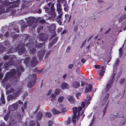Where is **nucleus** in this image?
<instances>
[{
  "label": "nucleus",
  "instance_id": "nucleus-1",
  "mask_svg": "<svg viewBox=\"0 0 126 126\" xmlns=\"http://www.w3.org/2000/svg\"><path fill=\"white\" fill-rule=\"evenodd\" d=\"M16 70L14 69L10 70L9 72H7L2 81V83L3 86H5L8 80L11 79L14 75L16 73Z\"/></svg>",
  "mask_w": 126,
  "mask_h": 126
},
{
  "label": "nucleus",
  "instance_id": "nucleus-2",
  "mask_svg": "<svg viewBox=\"0 0 126 126\" xmlns=\"http://www.w3.org/2000/svg\"><path fill=\"white\" fill-rule=\"evenodd\" d=\"M72 110L73 115L72 118V121L75 124L76 123V119L77 121L79 119L80 116V111L82 110V108L79 107L78 109L77 107H74L73 108Z\"/></svg>",
  "mask_w": 126,
  "mask_h": 126
},
{
  "label": "nucleus",
  "instance_id": "nucleus-3",
  "mask_svg": "<svg viewBox=\"0 0 126 126\" xmlns=\"http://www.w3.org/2000/svg\"><path fill=\"white\" fill-rule=\"evenodd\" d=\"M22 89V88L21 87H18L15 90L14 89L12 88H11L9 90H7V92L8 93L13 92V94L17 97L19 96L20 93L21 92Z\"/></svg>",
  "mask_w": 126,
  "mask_h": 126
},
{
  "label": "nucleus",
  "instance_id": "nucleus-4",
  "mask_svg": "<svg viewBox=\"0 0 126 126\" xmlns=\"http://www.w3.org/2000/svg\"><path fill=\"white\" fill-rule=\"evenodd\" d=\"M50 9V10L48 13V15L50 16L48 17V19L53 21L54 20L56 16V14L54 8V5L53 4L51 5Z\"/></svg>",
  "mask_w": 126,
  "mask_h": 126
},
{
  "label": "nucleus",
  "instance_id": "nucleus-5",
  "mask_svg": "<svg viewBox=\"0 0 126 126\" xmlns=\"http://www.w3.org/2000/svg\"><path fill=\"white\" fill-rule=\"evenodd\" d=\"M37 75L36 74H33L32 75L29 76V77H31L32 79L29 82L28 84V87L30 88H31L35 84L36 78Z\"/></svg>",
  "mask_w": 126,
  "mask_h": 126
},
{
  "label": "nucleus",
  "instance_id": "nucleus-6",
  "mask_svg": "<svg viewBox=\"0 0 126 126\" xmlns=\"http://www.w3.org/2000/svg\"><path fill=\"white\" fill-rule=\"evenodd\" d=\"M34 44V42L33 40L32 39H30L28 43L26 45L27 47L31 48L30 51L32 54H34L36 51V49L35 48H31L33 46Z\"/></svg>",
  "mask_w": 126,
  "mask_h": 126
},
{
  "label": "nucleus",
  "instance_id": "nucleus-7",
  "mask_svg": "<svg viewBox=\"0 0 126 126\" xmlns=\"http://www.w3.org/2000/svg\"><path fill=\"white\" fill-rule=\"evenodd\" d=\"M25 19L29 27H31L34 24V21L36 20V18L32 16L26 18Z\"/></svg>",
  "mask_w": 126,
  "mask_h": 126
},
{
  "label": "nucleus",
  "instance_id": "nucleus-8",
  "mask_svg": "<svg viewBox=\"0 0 126 126\" xmlns=\"http://www.w3.org/2000/svg\"><path fill=\"white\" fill-rule=\"evenodd\" d=\"M115 73H113L111 77V79L109 80L106 85V91H108L110 88L112 86L113 83V80L115 77Z\"/></svg>",
  "mask_w": 126,
  "mask_h": 126
},
{
  "label": "nucleus",
  "instance_id": "nucleus-9",
  "mask_svg": "<svg viewBox=\"0 0 126 126\" xmlns=\"http://www.w3.org/2000/svg\"><path fill=\"white\" fill-rule=\"evenodd\" d=\"M21 45V47L18 50V53L20 55L24 53L26 51V49L24 47L25 46V44H20L18 45L16 49H18Z\"/></svg>",
  "mask_w": 126,
  "mask_h": 126
},
{
  "label": "nucleus",
  "instance_id": "nucleus-10",
  "mask_svg": "<svg viewBox=\"0 0 126 126\" xmlns=\"http://www.w3.org/2000/svg\"><path fill=\"white\" fill-rule=\"evenodd\" d=\"M57 11L59 14L63 15V13L62 12V6L60 2V0H58L56 4Z\"/></svg>",
  "mask_w": 126,
  "mask_h": 126
},
{
  "label": "nucleus",
  "instance_id": "nucleus-11",
  "mask_svg": "<svg viewBox=\"0 0 126 126\" xmlns=\"http://www.w3.org/2000/svg\"><path fill=\"white\" fill-rule=\"evenodd\" d=\"M39 63L37 58L35 56H33L32 59L30 63V64L32 67L35 66Z\"/></svg>",
  "mask_w": 126,
  "mask_h": 126
},
{
  "label": "nucleus",
  "instance_id": "nucleus-12",
  "mask_svg": "<svg viewBox=\"0 0 126 126\" xmlns=\"http://www.w3.org/2000/svg\"><path fill=\"white\" fill-rule=\"evenodd\" d=\"M17 6V5L14 4L10 5L9 7L7 8L6 9V11L8 12L11 11L12 13H15L16 12V11L15 10L14 11L13 10L14 8L16 7Z\"/></svg>",
  "mask_w": 126,
  "mask_h": 126
},
{
  "label": "nucleus",
  "instance_id": "nucleus-13",
  "mask_svg": "<svg viewBox=\"0 0 126 126\" xmlns=\"http://www.w3.org/2000/svg\"><path fill=\"white\" fill-rule=\"evenodd\" d=\"M17 69L16 71L17 73V76L18 77H19L22 72L24 71V69L23 67L21 65L17 67Z\"/></svg>",
  "mask_w": 126,
  "mask_h": 126
},
{
  "label": "nucleus",
  "instance_id": "nucleus-14",
  "mask_svg": "<svg viewBox=\"0 0 126 126\" xmlns=\"http://www.w3.org/2000/svg\"><path fill=\"white\" fill-rule=\"evenodd\" d=\"M45 53V51L44 50H42L39 51L38 53V56L39 57L40 61H41L44 56Z\"/></svg>",
  "mask_w": 126,
  "mask_h": 126
},
{
  "label": "nucleus",
  "instance_id": "nucleus-15",
  "mask_svg": "<svg viewBox=\"0 0 126 126\" xmlns=\"http://www.w3.org/2000/svg\"><path fill=\"white\" fill-rule=\"evenodd\" d=\"M14 63V61L12 59H10L9 61L8 62L5 63V68H7L10 66L13 65Z\"/></svg>",
  "mask_w": 126,
  "mask_h": 126
},
{
  "label": "nucleus",
  "instance_id": "nucleus-16",
  "mask_svg": "<svg viewBox=\"0 0 126 126\" xmlns=\"http://www.w3.org/2000/svg\"><path fill=\"white\" fill-rule=\"evenodd\" d=\"M39 37L40 39L42 41L47 40L48 38V36L44 33H41L39 35Z\"/></svg>",
  "mask_w": 126,
  "mask_h": 126
},
{
  "label": "nucleus",
  "instance_id": "nucleus-17",
  "mask_svg": "<svg viewBox=\"0 0 126 126\" xmlns=\"http://www.w3.org/2000/svg\"><path fill=\"white\" fill-rule=\"evenodd\" d=\"M87 85L86 86L85 88V93H87L89 92H90L92 91V85L90 84H87Z\"/></svg>",
  "mask_w": 126,
  "mask_h": 126
},
{
  "label": "nucleus",
  "instance_id": "nucleus-18",
  "mask_svg": "<svg viewBox=\"0 0 126 126\" xmlns=\"http://www.w3.org/2000/svg\"><path fill=\"white\" fill-rule=\"evenodd\" d=\"M52 4V2H49L48 3L47 5H45L44 7V9L45 10L46 13H47L48 12L49 8H50Z\"/></svg>",
  "mask_w": 126,
  "mask_h": 126
},
{
  "label": "nucleus",
  "instance_id": "nucleus-19",
  "mask_svg": "<svg viewBox=\"0 0 126 126\" xmlns=\"http://www.w3.org/2000/svg\"><path fill=\"white\" fill-rule=\"evenodd\" d=\"M101 70L99 71V75L101 76H103L105 72V69L104 66H102L101 67Z\"/></svg>",
  "mask_w": 126,
  "mask_h": 126
},
{
  "label": "nucleus",
  "instance_id": "nucleus-20",
  "mask_svg": "<svg viewBox=\"0 0 126 126\" xmlns=\"http://www.w3.org/2000/svg\"><path fill=\"white\" fill-rule=\"evenodd\" d=\"M45 45L44 43L39 44L36 43L35 45V47L39 49L42 47L44 46H45Z\"/></svg>",
  "mask_w": 126,
  "mask_h": 126
},
{
  "label": "nucleus",
  "instance_id": "nucleus-21",
  "mask_svg": "<svg viewBox=\"0 0 126 126\" xmlns=\"http://www.w3.org/2000/svg\"><path fill=\"white\" fill-rule=\"evenodd\" d=\"M61 87L63 90L68 89V84L65 82H64L61 84Z\"/></svg>",
  "mask_w": 126,
  "mask_h": 126
},
{
  "label": "nucleus",
  "instance_id": "nucleus-22",
  "mask_svg": "<svg viewBox=\"0 0 126 126\" xmlns=\"http://www.w3.org/2000/svg\"><path fill=\"white\" fill-rule=\"evenodd\" d=\"M22 2H24L23 3L21 6L22 8H26L28 7V4L30 2L26 1V0H23Z\"/></svg>",
  "mask_w": 126,
  "mask_h": 126
},
{
  "label": "nucleus",
  "instance_id": "nucleus-23",
  "mask_svg": "<svg viewBox=\"0 0 126 126\" xmlns=\"http://www.w3.org/2000/svg\"><path fill=\"white\" fill-rule=\"evenodd\" d=\"M73 86L75 88H77L78 87L80 86V83L77 81H74L72 84Z\"/></svg>",
  "mask_w": 126,
  "mask_h": 126
},
{
  "label": "nucleus",
  "instance_id": "nucleus-24",
  "mask_svg": "<svg viewBox=\"0 0 126 126\" xmlns=\"http://www.w3.org/2000/svg\"><path fill=\"white\" fill-rule=\"evenodd\" d=\"M16 98L14 94H10L7 96L8 100H15Z\"/></svg>",
  "mask_w": 126,
  "mask_h": 126
},
{
  "label": "nucleus",
  "instance_id": "nucleus-25",
  "mask_svg": "<svg viewBox=\"0 0 126 126\" xmlns=\"http://www.w3.org/2000/svg\"><path fill=\"white\" fill-rule=\"evenodd\" d=\"M56 25L54 24H52L49 27V29L51 31H54L56 29Z\"/></svg>",
  "mask_w": 126,
  "mask_h": 126
},
{
  "label": "nucleus",
  "instance_id": "nucleus-26",
  "mask_svg": "<svg viewBox=\"0 0 126 126\" xmlns=\"http://www.w3.org/2000/svg\"><path fill=\"white\" fill-rule=\"evenodd\" d=\"M68 100L71 103H73L75 102V99L73 96L69 97L68 98Z\"/></svg>",
  "mask_w": 126,
  "mask_h": 126
},
{
  "label": "nucleus",
  "instance_id": "nucleus-27",
  "mask_svg": "<svg viewBox=\"0 0 126 126\" xmlns=\"http://www.w3.org/2000/svg\"><path fill=\"white\" fill-rule=\"evenodd\" d=\"M30 58L29 57H27L24 60V62L26 65H27L28 64V63L30 62Z\"/></svg>",
  "mask_w": 126,
  "mask_h": 126
},
{
  "label": "nucleus",
  "instance_id": "nucleus-28",
  "mask_svg": "<svg viewBox=\"0 0 126 126\" xmlns=\"http://www.w3.org/2000/svg\"><path fill=\"white\" fill-rule=\"evenodd\" d=\"M63 6L64 7V10L65 12H67L68 11V7L67 6V3L65 2Z\"/></svg>",
  "mask_w": 126,
  "mask_h": 126
},
{
  "label": "nucleus",
  "instance_id": "nucleus-29",
  "mask_svg": "<svg viewBox=\"0 0 126 126\" xmlns=\"http://www.w3.org/2000/svg\"><path fill=\"white\" fill-rule=\"evenodd\" d=\"M126 18V15L125 14H124V15H122L119 20V23H121L122 22L123 20L125 19Z\"/></svg>",
  "mask_w": 126,
  "mask_h": 126
},
{
  "label": "nucleus",
  "instance_id": "nucleus-30",
  "mask_svg": "<svg viewBox=\"0 0 126 126\" xmlns=\"http://www.w3.org/2000/svg\"><path fill=\"white\" fill-rule=\"evenodd\" d=\"M37 116L39 120H40L43 116V114L42 112H39L37 114Z\"/></svg>",
  "mask_w": 126,
  "mask_h": 126
},
{
  "label": "nucleus",
  "instance_id": "nucleus-31",
  "mask_svg": "<svg viewBox=\"0 0 126 126\" xmlns=\"http://www.w3.org/2000/svg\"><path fill=\"white\" fill-rule=\"evenodd\" d=\"M10 113V111H9L6 114L4 117V120L6 121H7L8 119Z\"/></svg>",
  "mask_w": 126,
  "mask_h": 126
},
{
  "label": "nucleus",
  "instance_id": "nucleus-32",
  "mask_svg": "<svg viewBox=\"0 0 126 126\" xmlns=\"http://www.w3.org/2000/svg\"><path fill=\"white\" fill-rule=\"evenodd\" d=\"M27 25L26 24V23L25 22H23L22 23V24L21 25V31H22L24 30V29L27 27Z\"/></svg>",
  "mask_w": 126,
  "mask_h": 126
},
{
  "label": "nucleus",
  "instance_id": "nucleus-33",
  "mask_svg": "<svg viewBox=\"0 0 126 126\" xmlns=\"http://www.w3.org/2000/svg\"><path fill=\"white\" fill-rule=\"evenodd\" d=\"M91 97H90L89 100L85 99L84 100V102L85 103V104L88 106L90 103V100H91Z\"/></svg>",
  "mask_w": 126,
  "mask_h": 126
},
{
  "label": "nucleus",
  "instance_id": "nucleus-34",
  "mask_svg": "<svg viewBox=\"0 0 126 126\" xmlns=\"http://www.w3.org/2000/svg\"><path fill=\"white\" fill-rule=\"evenodd\" d=\"M5 45L7 47H10L11 44L10 42L6 40L4 42Z\"/></svg>",
  "mask_w": 126,
  "mask_h": 126
},
{
  "label": "nucleus",
  "instance_id": "nucleus-35",
  "mask_svg": "<svg viewBox=\"0 0 126 126\" xmlns=\"http://www.w3.org/2000/svg\"><path fill=\"white\" fill-rule=\"evenodd\" d=\"M18 105L16 103H15L12 105V107L13 108V110H16L18 108Z\"/></svg>",
  "mask_w": 126,
  "mask_h": 126
},
{
  "label": "nucleus",
  "instance_id": "nucleus-36",
  "mask_svg": "<svg viewBox=\"0 0 126 126\" xmlns=\"http://www.w3.org/2000/svg\"><path fill=\"white\" fill-rule=\"evenodd\" d=\"M53 113L54 114H56L60 113L61 112L55 109H54L52 110Z\"/></svg>",
  "mask_w": 126,
  "mask_h": 126
},
{
  "label": "nucleus",
  "instance_id": "nucleus-37",
  "mask_svg": "<svg viewBox=\"0 0 126 126\" xmlns=\"http://www.w3.org/2000/svg\"><path fill=\"white\" fill-rule=\"evenodd\" d=\"M0 100L2 103L4 104H5V100L4 97L3 95H1L0 98Z\"/></svg>",
  "mask_w": 126,
  "mask_h": 126
},
{
  "label": "nucleus",
  "instance_id": "nucleus-38",
  "mask_svg": "<svg viewBox=\"0 0 126 126\" xmlns=\"http://www.w3.org/2000/svg\"><path fill=\"white\" fill-rule=\"evenodd\" d=\"M14 30L15 31V32L19 33V27L17 25H16L15 28L14 29Z\"/></svg>",
  "mask_w": 126,
  "mask_h": 126
},
{
  "label": "nucleus",
  "instance_id": "nucleus-39",
  "mask_svg": "<svg viewBox=\"0 0 126 126\" xmlns=\"http://www.w3.org/2000/svg\"><path fill=\"white\" fill-rule=\"evenodd\" d=\"M43 28V27L42 26H39L37 29V32L39 33L41 30H42Z\"/></svg>",
  "mask_w": 126,
  "mask_h": 126
},
{
  "label": "nucleus",
  "instance_id": "nucleus-40",
  "mask_svg": "<svg viewBox=\"0 0 126 126\" xmlns=\"http://www.w3.org/2000/svg\"><path fill=\"white\" fill-rule=\"evenodd\" d=\"M64 97L63 96L59 97L58 98V101L60 103H62Z\"/></svg>",
  "mask_w": 126,
  "mask_h": 126
},
{
  "label": "nucleus",
  "instance_id": "nucleus-41",
  "mask_svg": "<svg viewBox=\"0 0 126 126\" xmlns=\"http://www.w3.org/2000/svg\"><path fill=\"white\" fill-rule=\"evenodd\" d=\"M107 106H108V104H107L106 105L105 107L104 108V109L103 110V116H104V115H105V114L106 113Z\"/></svg>",
  "mask_w": 126,
  "mask_h": 126
},
{
  "label": "nucleus",
  "instance_id": "nucleus-42",
  "mask_svg": "<svg viewBox=\"0 0 126 126\" xmlns=\"http://www.w3.org/2000/svg\"><path fill=\"white\" fill-rule=\"evenodd\" d=\"M51 97V100L52 101H54L56 99V96L54 94H52L50 96Z\"/></svg>",
  "mask_w": 126,
  "mask_h": 126
},
{
  "label": "nucleus",
  "instance_id": "nucleus-43",
  "mask_svg": "<svg viewBox=\"0 0 126 126\" xmlns=\"http://www.w3.org/2000/svg\"><path fill=\"white\" fill-rule=\"evenodd\" d=\"M23 36L25 37L24 40H26L29 39L30 37V35L29 34H24Z\"/></svg>",
  "mask_w": 126,
  "mask_h": 126
},
{
  "label": "nucleus",
  "instance_id": "nucleus-44",
  "mask_svg": "<svg viewBox=\"0 0 126 126\" xmlns=\"http://www.w3.org/2000/svg\"><path fill=\"white\" fill-rule=\"evenodd\" d=\"M51 114L49 112H47L45 113V116L46 117L50 118L51 117Z\"/></svg>",
  "mask_w": 126,
  "mask_h": 126
},
{
  "label": "nucleus",
  "instance_id": "nucleus-45",
  "mask_svg": "<svg viewBox=\"0 0 126 126\" xmlns=\"http://www.w3.org/2000/svg\"><path fill=\"white\" fill-rule=\"evenodd\" d=\"M5 48L2 45H0V52L2 53L4 51Z\"/></svg>",
  "mask_w": 126,
  "mask_h": 126
},
{
  "label": "nucleus",
  "instance_id": "nucleus-46",
  "mask_svg": "<svg viewBox=\"0 0 126 126\" xmlns=\"http://www.w3.org/2000/svg\"><path fill=\"white\" fill-rule=\"evenodd\" d=\"M119 57H121L122 56L123 52H122V48H120L119 50Z\"/></svg>",
  "mask_w": 126,
  "mask_h": 126
},
{
  "label": "nucleus",
  "instance_id": "nucleus-47",
  "mask_svg": "<svg viewBox=\"0 0 126 126\" xmlns=\"http://www.w3.org/2000/svg\"><path fill=\"white\" fill-rule=\"evenodd\" d=\"M3 3L5 5L7 6L10 5L11 3L10 2L7 1H5Z\"/></svg>",
  "mask_w": 126,
  "mask_h": 126
},
{
  "label": "nucleus",
  "instance_id": "nucleus-48",
  "mask_svg": "<svg viewBox=\"0 0 126 126\" xmlns=\"http://www.w3.org/2000/svg\"><path fill=\"white\" fill-rule=\"evenodd\" d=\"M125 80V79L124 78L120 80V83L121 84H123Z\"/></svg>",
  "mask_w": 126,
  "mask_h": 126
},
{
  "label": "nucleus",
  "instance_id": "nucleus-49",
  "mask_svg": "<svg viewBox=\"0 0 126 126\" xmlns=\"http://www.w3.org/2000/svg\"><path fill=\"white\" fill-rule=\"evenodd\" d=\"M78 25H76L74 26V30L73 31L74 32H75L77 31L78 29Z\"/></svg>",
  "mask_w": 126,
  "mask_h": 126
},
{
  "label": "nucleus",
  "instance_id": "nucleus-50",
  "mask_svg": "<svg viewBox=\"0 0 126 126\" xmlns=\"http://www.w3.org/2000/svg\"><path fill=\"white\" fill-rule=\"evenodd\" d=\"M58 39V37H56L54 38L52 42L53 43L55 44L57 41Z\"/></svg>",
  "mask_w": 126,
  "mask_h": 126
},
{
  "label": "nucleus",
  "instance_id": "nucleus-51",
  "mask_svg": "<svg viewBox=\"0 0 126 126\" xmlns=\"http://www.w3.org/2000/svg\"><path fill=\"white\" fill-rule=\"evenodd\" d=\"M5 9L2 8H0V15L4 12Z\"/></svg>",
  "mask_w": 126,
  "mask_h": 126
},
{
  "label": "nucleus",
  "instance_id": "nucleus-52",
  "mask_svg": "<svg viewBox=\"0 0 126 126\" xmlns=\"http://www.w3.org/2000/svg\"><path fill=\"white\" fill-rule=\"evenodd\" d=\"M119 62L120 61L119 59H117L116 60V63H115V65L116 66H117L118 65Z\"/></svg>",
  "mask_w": 126,
  "mask_h": 126
},
{
  "label": "nucleus",
  "instance_id": "nucleus-53",
  "mask_svg": "<svg viewBox=\"0 0 126 126\" xmlns=\"http://www.w3.org/2000/svg\"><path fill=\"white\" fill-rule=\"evenodd\" d=\"M9 35V33L8 32H5V33H4V36H5L6 38Z\"/></svg>",
  "mask_w": 126,
  "mask_h": 126
},
{
  "label": "nucleus",
  "instance_id": "nucleus-54",
  "mask_svg": "<svg viewBox=\"0 0 126 126\" xmlns=\"http://www.w3.org/2000/svg\"><path fill=\"white\" fill-rule=\"evenodd\" d=\"M51 52V51H50L48 52H47V54H46L45 56V58H47L48 57L49 55H50V53Z\"/></svg>",
  "mask_w": 126,
  "mask_h": 126
},
{
  "label": "nucleus",
  "instance_id": "nucleus-55",
  "mask_svg": "<svg viewBox=\"0 0 126 126\" xmlns=\"http://www.w3.org/2000/svg\"><path fill=\"white\" fill-rule=\"evenodd\" d=\"M53 123V122L51 121H49L48 123V124L49 126H51Z\"/></svg>",
  "mask_w": 126,
  "mask_h": 126
},
{
  "label": "nucleus",
  "instance_id": "nucleus-56",
  "mask_svg": "<svg viewBox=\"0 0 126 126\" xmlns=\"http://www.w3.org/2000/svg\"><path fill=\"white\" fill-rule=\"evenodd\" d=\"M60 93V91L58 89H56L54 93L56 94H58Z\"/></svg>",
  "mask_w": 126,
  "mask_h": 126
},
{
  "label": "nucleus",
  "instance_id": "nucleus-57",
  "mask_svg": "<svg viewBox=\"0 0 126 126\" xmlns=\"http://www.w3.org/2000/svg\"><path fill=\"white\" fill-rule=\"evenodd\" d=\"M66 125H69L70 124L71 122V120L70 119H69L67 121H66Z\"/></svg>",
  "mask_w": 126,
  "mask_h": 126
},
{
  "label": "nucleus",
  "instance_id": "nucleus-58",
  "mask_svg": "<svg viewBox=\"0 0 126 126\" xmlns=\"http://www.w3.org/2000/svg\"><path fill=\"white\" fill-rule=\"evenodd\" d=\"M57 22L60 25H61L62 23L61 19H57Z\"/></svg>",
  "mask_w": 126,
  "mask_h": 126
},
{
  "label": "nucleus",
  "instance_id": "nucleus-59",
  "mask_svg": "<svg viewBox=\"0 0 126 126\" xmlns=\"http://www.w3.org/2000/svg\"><path fill=\"white\" fill-rule=\"evenodd\" d=\"M54 44L52 42L51 43H50L48 45V47L50 48H51L54 45Z\"/></svg>",
  "mask_w": 126,
  "mask_h": 126
},
{
  "label": "nucleus",
  "instance_id": "nucleus-60",
  "mask_svg": "<svg viewBox=\"0 0 126 126\" xmlns=\"http://www.w3.org/2000/svg\"><path fill=\"white\" fill-rule=\"evenodd\" d=\"M63 29L62 28L60 27L57 30V32L58 33L60 32Z\"/></svg>",
  "mask_w": 126,
  "mask_h": 126
},
{
  "label": "nucleus",
  "instance_id": "nucleus-61",
  "mask_svg": "<svg viewBox=\"0 0 126 126\" xmlns=\"http://www.w3.org/2000/svg\"><path fill=\"white\" fill-rule=\"evenodd\" d=\"M19 34H15L13 36V38L14 39H15L17 38L19 36Z\"/></svg>",
  "mask_w": 126,
  "mask_h": 126
},
{
  "label": "nucleus",
  "instance_id": "nucleus-62",
  "mask_svg": "<svg viewBox=\"0 0 126 126\" xmlns=\"http://www.w3.org/2000/svg\"><path fill=\"white\" fill-rule=\"evenodd\" d=\"M85 103L84 102H82L81 106L83 108H84L85 107Z\"/></svg>",
  "mask_w": 126,
  "mask_h": 126
},
{
  "label": "nucleus",
  "instance_id": "nucleus-63",
  "mask_svg": "<svg viewBox=\"0 0 126 126\" xmlns=\"http://www.w3.org/2000/svg\"><path fill=\"white\" fill-rule=\"evenodd\" d=\"M9 57L7 55H5L3 57V59L5 60H6L9 59Z\"/></svg>",
  "mask_w": 126,
  "mask_h": 126
},
{
  "label": "nucleus",
  "instance_id": "nucleus-64",
  "mask_svg": "<svg viewBox=\"0 0 126 126\" xmlns=\"http://www.w3.org/2000/svg\"><path fill=\"white\" fill-rule=\"evenodd\" d=\"M27 102H25L24 104V109H26L27 108Z\"/></svg>",
  "mask_w": 126,
  "mask_h": 126
}]
</instances>
